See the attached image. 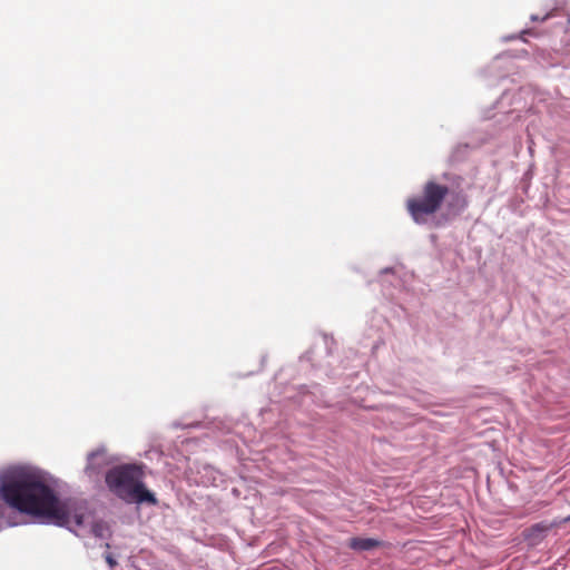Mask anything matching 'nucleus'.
Returning a JSON list of instances; mask_svg holds the SVG:
<instances>
[{"instance_id": "9d476101", "label": "nucleus", "mask_w": 570, "mask_h": 570, "mask_svg": "<svg viewBox=\"0 0 570 570\" xmlns=\"http://www.w3.org/2000/svg\"><path fill=\"white\" fill-rule=\"evenodd\" d=\"M567 521H568V518H564V519H563V522H567ZM559 522H560L559 524H561V523H562V521H559Z\"/></svg>"}, {"instance_id": "7ed1b4c3", "label": "nucleus", "mask_w": 570, "mask_h": 570, "mask_svg": "<svg viewBox=\"0 0 570 570\" xmlns=\"http://www.w3.org/2000/svg\"><path fill=\"white\" fill-rule=\"evenodd\" d=\"M449 194L450 189L446 185L433 179L428 180L422 187L421 195L406 200V209L415 223L425 224L441 209Z\"/></svg>"}, {"instance_id": "39448f33", "label": "nucleus", "mask_w": 570, "mask_h": 570, "mask_svg": "<svg viewBox=\"0 0 570 570\" xmlns=\"http://www.w3.org/2000/svg\"><path fill=\"white\" fill-rule=\"evenodd\" d=\"M560 522L554 521H541L533 524L525 532V539L532 546L540 543L554 527L559 525Z\"/></svg>"}, {"instance_id": "20e7f679", "label": "nucleus", "mask_w": 570, "mask_h": 570, "mask_svg": "<svg viewBox=\"0 0 570 570\" xmlns=\"http://www.w3.org/2000/svg\"><path fill=\"white\" fill-rule=\"evenodd\" d=\"M119 461L116 454L109 453L105 446H99L95 451L88 453L85 473L88 478L99 476L105 468Z\"/></svg>"}, {"instance_id": "f257e3e1", "label": "nucleus", "mask_w": 570, "mask_h": 570, "mask_svg": "<svg viewBox=\"0 0 570 570\" xmlns=\"http://www.w3.org/2000/svg\"><path fill=\"white\" fill-rule=\"evenodd\" d=\"M59 481L48 471L27 462L0 468V499L38 523L67 527L78 537H110L109 525L96 519L83 500L58 495Z\"/></svg>"}, {"instance_id": "f03ea898", "label": "nucleus", "mask_w": 570, "mask_h": 570, "mask_svg": "<svg viewBox=\"0 0 570 570\" xmlns=\"http://www.w3.org/2000/svg\"><path fill=\"white\" fill-rule=\"evenodd\" d=\"M107 488L117 498L136 504L157 505L158 500L144 483L142 466L138 464H122L114 466L106 472Z\"/></svg>"}, {"instance_id": "423d86ee", "label": "nucleus", "mask_w": 570, "mask_h": 570, "mask_svg": "<svg viewBox=\"0 0 570 570\" xmlns=\"http://www.w3.org/2000/svg\"><path fill=\"white\" fill-rule=\"evenodd\" d=\"M379 541L372 538H352L350 540V548L356 551H370L379 546Z\"/></svg>"}, {"instance_id": "1a4fd4ad", "label": "nucleus", "mask_w": 570, "mask_h": 570, "mask_svg": "<svg viewBox=\"0 0 570 570\" xmlns=\"http://www.w3.org/2000/svg\"><path fill=\"white\" fill-rule=\"evenodd\" d=\"M567 521H568V518H564V519H563V522H567ZM559 522H560L559 524H561V523H562V521H559Z\"/></svg>"}, {"instance_id": "0eeeda50", "label": "nucleus", "mask_w": 570, "mask_h": 570, "mask_svg": "<svg viewBox=\"0 0 570 570\" xmlns=\"http://www.w3.org/2000/svg\"><path fill=\"white\" fill-rule=\"evenodd\" d=\"M466 206H468L466 196L461 193L453 194L451 202L448 204V208L452 213H460V212L464 210L466 208Z\"/></svg>"}, {"instance_id": "6e6552de", "label": "nucleus", "mask_w": 570, "mask_h": 570, "mask_svg": "<svg viewBox=\"0 0 570 570\" xmlns=\"http://www.w3.org/2000/svg\"><path fill=\"white\" fill-rule=\"evenodd\" d=\"M106 561L108 562V564H109L110 567H114V566L116 564L115 559H114L110 554H107V556H106Z\"/></svg>"}]
</instances>
